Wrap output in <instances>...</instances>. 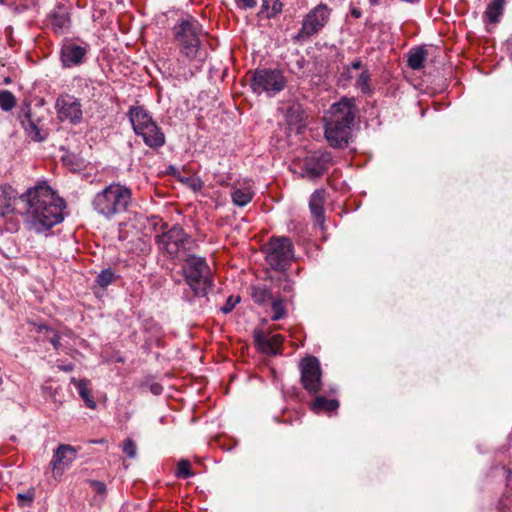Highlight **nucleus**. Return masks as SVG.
<instances>
[{"instance_id": "4", "label": "nucleus", "mask_w": 512, "mask_h": 512, "mask_svg": "<svg viewBox=\"0 0 512 512\" xmlns=\"http://www.w3.org/2000/svg\"><path fill=\"white\" fill-rule=\"evenodd\" d=\"M132 191L119 182H113L97 192L91 205L93 210L107 220L126 212L132 204Z\"/></svg>"}, {"instance_id": "2", "label": "nucleus", "mask_w": 512, "mask_h": 512, "mask_svg": "<svg viewBox=\"0 0 512 512\" xmlns=\"http://www.w3.org/2000/svg\"><path fill=\"white\" fill-rule=\"evenodd\" d=\"M357 113L353 97H342L330 107L325 118V138L331 147L343 149L348 146Z\"/></svg>"}, {"instance_id": "9", "label": "nucleus", "mask_w": 512, "mask_h": 512, "mask_svg": "<svg viewBox=\"0 0 512 512\" xmlns=\"http://www.w3.org/2000/svg\"><path fill=\"white\" fill-rule=\"evenodd\" d=\"M266 261L276 271H284L291 263L293 244L287 237H273L265 245Z\"/></svg>"}, {"instance_id": "30", "label": "nucleus", "mask_w": 512, "mask_h": 512, "mask_svg": "<svg viewBox=\"0 0 512 512\" xmlns=\"http://www.w3.org/2000/svg\"><path fill=\"white\" fill-rule=\"evenodd\" d=\"M254 341L261 352L268 354V352L271 351V341L262 331L259 330L254 332Z\"/></svg>"}, {"instance_id": "5", "label": "nucleus", "mask_w": 512, "mask_h": 512, "mask_svg": "<svg viewBox=\"0 0 512 512\" xmlns=\"http://www.w3.org/2000/svg\"><path fill=\"white\" fill-rule=\"evenodd\" d=\"M156 243L174 261H181L191 254L195 246L194 239L180 225H173L162 234L156 235Z\"/></svg>"}, {"instance_id": "24", "label": "nucleus", "mask_w": 512, "mask_h": 512, "mask_svg": "<svg viewBox=\"0 0 512 512\" xmlns=\"http://www.w3.org/2000/svg\"><path fill=\"white\" fill-rule=\"evenodd\" d=\"M26 120L22 121L25 130L34 141H44L47 133L38 128V126L31 120L30 114H26Z\"/></svg>"}, {"instance_id": "38", "label": "nucleus", "mask_w": 512, "mask_h": 512, "mask_svg": "<svg viewBox=\"0 0 512 512\" xmlns=\"http://www.w3.org/2000/svg\"><path fill=\"white\" fill-rule=\"evenodd\" d=\"M269 340L271 341V351L268 352V354H277V348L281 345V343L283 342V336L277 334V335H273L269 338Z\"/></svg>"}, {"instance_id": "40", "label": "nucleus", "mask_w": 512, "mask_h": 512, "mask_svg": "<svg viewBox=\"0 0 512 512\" xmlns=\"http://www.w3.org/2000/svg\"><path fill=\"white\" fill-rule=\"evenodd\" d=\"M11 203V201L8 204H3L2 201L0 202V215L6 216L16 211L15 205H12Z\"/></svg>"}, {"instance_id": "34", "label": "nucleus", "mask_w": 512, "mask_h": 512, "mask_svg": "<svg viewBox=\"0 0 512 512\" xmlns=\"http://www.w3.org/2000/svg\"><path fill=\"white\" fill-rule=\"evenodd\" d=\"M123 453L127 455V457L133 459L137 455V446L136 443L131 438H126L123 441L122 445Z\"/></svg>"}, {"instance_id": "16", "label": "nucleus", "mask_w": 512, "mask_h": 512, "mask_svg": "<svg viewBox=\"0 0 512 512\" xmlns=\"http://www.w3.org/2000/svg\"><path fill=\"white\" fill-rule=\"evenodd\" d=\"M138 136L142 138L146 146L152 149L161 148L166 142L165 134L156 122Z\"/></svg>"}, {"instance_id": "31", "label": "nucleus", "mask_w": 512, "mask_h": 512, "mask_svg": "<svg viewBox=\"0 0 512 512\" xmlns=\"http://www.w3.org/2000/svg\"><path fill=\"white\" fill-rule=\"evenodd\" d=\"M271 308H272V312H273V315H272L271 319L273 321H278V320H280V319L285 317L286 309L284 307L282 299H275V300H273Z\"/></svg>"}, {"instance_id": "17", "label": "nucleus", "mask_w": 512, "mask_h": 512, "mask_svg": "<svg viewBox=\"0 0 512 512\" xmlns=\"http://www.w3.org/2000/svg\"><path fill=\"white\" fill-rule=\"evenodd\" d=\"M324 203L325 190H316L312 193L309 201V208L316 223L323 227L324 225Z\"/></svg>"}, {"instance_id": "26", "label": "nucleus", "mask_w": 512, "mask_h": 512, "mask_svg": "<svg viewBox=\"0 0 512 512\" xmlns=\"http://www.w3.org/2000/svg\"><path fill=\"white\" fill-rule=\"evenodd\" d=\"M371 74L368 69H363L355 82L356 89L360 90L363 94H371L372 87L370 85Z\"/></svg>"}, {"instance_id": "51", "label": "nucleus", "mask_w": 512, "mask_h": 512, "mask_svg": "<svg viewBox=\"0 0 512 512\" xmlns=\"http://www.w3.org/2000/svg\"><path fill=\"white\" fill-rule=\"evenodd\" d=\"M4 82H5V84H9V83H11V79H10V77H6V78L4 79Z\"/></svg>"}, {"instance_id": "39", "label": "nucleus", "mask_w": 512, "mask_h": 512, "mask_svg": "<svg viewBox=\"0 0 512 512\" xmlns=\"http://www.w3.org/2000/svg\"><path fill=\"white\" fill-rule=\"evenodd\" d=\"M237 8L241 10L253 9L257 5L256 0H234Z\"/></svg>"}, {"instance_id": "50", "label": "nucleus", "mask_w": 512, "mask_h": 512, "mask_svg": "<svg viewBox=\"0 0 512 512\" xmlns=\"http://www.w3.org/2000/svg\"><path fill=\"white\" fill-rule=\"evenodd\" d=\"M371 5H377L379 3V0H369Z\"/></svg>"}, {"instance_id": "27", "label": "nucleus", "mask_w": 512, "mask_h": 512, "mask_svg": "<svg viewBox=\"0 0 512 512\" xmlns=\"http://www.w3.org/2000/svg\"><path fill=\"white\" fill-rule=\"evenodd\" d=\"M116 275H115V272L111 269V268H107V269H104L102 270L97 276H96V283L101 287V288H106L108 287L109 285H111L115 279H116Z\"/></svg>"}, {"instance_id": "23", "label": "nucleus", "mask_w": 512, "mask_h": 512, "mask_svg": "<svg viewBox=\"0 0 512 512\" xmlns=\"http://www.w3.org/2000/svg\"><path fill=\"white\" fill-rule=\"evenodd\" d=\"M251 296L254 302L260 305L273 299L271 289L264 284L253 286Z\"/></svg>"}, {"instance_id": "46", "label": "nucleus", "mask_w": 512, "mask_h": 512, "mask_svg": "<svg viewBox=\"0 0 512 512\" xmlns=\"http://www.w3.org/2000/svg\"><path fill=\"white\" fill-rule=\"evenodd\" d=\"M92 486L97 490V492L102 493L105 491V484L100 481H93Z\"/></svg>"}, {"instance_id": "25", "label": "nucleus", "mask_w": 512, "mask_h": 512, "mask_svg": "<svg viewBox=\"0 0 512 512\" xmlns=\"http://www.w3.org/2000/svg\"><path fill=\"white\" fill-rule=\"evenodd\" d=\"M76 388L80 397L84 400L87 407L94 409L96 407V402L91 396L90 390L88 389V381L86 379L79 380L75 382Z\"/></svg>"}, {"instance_id": "33", "label": "nucleus", "mask_w": 512, "mask_h": 512, "mask_svg": "<svg viewBox=\"0 0 512 512\" xmlns=\"http://www.w3.org/2000/svg\"><path fill=\"white\" fill-rule=\"evenodd\" d=\"M62 161L65 165L71 167L72 169H80L84 161L75 154L68 153L62 157Z\"/></svg>"}, {"instance_id": "47", "label": "nucleus", "mask_w": 512, "mask_h": 512, "mask_svg": "<svg viewBox=\"0 0 512 512\" xmlns=\"http://www.w3.org/2000/svg\"><path fill=\"white\" fill-rule=\"evenodd\" d=\"M344 79L348 80L352 78L350 67H345L341 75Z\"/></svg>"}, {"instance_id": "42", "label": "nucleus", "mask_w": 512, "mask_h": 512, "mask_svg": "<svg viewBox=\"0 0 512 512\" xmlns=\"http://www.w3.org/2000/svg\"><path fill=\"white\" fill-rule=\"evenodd\" d=\"M346 67H350V70H352V69L358 70V69H363L364 64L360 58H357V59L353 60L350 65H347Z\"/></svg>"}, {"instance_id": "52", "label": "nucleus", "mask_w": 512, "mask_h": 512, "mask_svg": "<svg viewBox=\"0 0 512 512\" xmlns=\"http://www.w3.org/2000/svg\"><path fill=\"white\" fill-rule=\"evenodd\" d=\"M63 369H64L65 371H71V370H72V366H71V365H69V366H65Z\"/></svg>"}, {"instance_id": "35", "label": "nucleus", "mask_w": 512, "mask_h": 512, "mask_svg": "<svg viewBox=\"0 0 512 512\" xmlns=\"http://www.w3.org/2000/svg\"><path fill=\"white\" fill-rule=\"evenodd\" d=\"M70 20L66 14H56L53 18L52 25L55 29H65L69 26Z\"/></svg>"}, {"instance_id": "14", "label": "nucleus", "mask_w": 512, "mask_h": 512, "mask_svg": "<svg viewBox=\"0 0 512 512\" xmlns=\"http://www.w3.org/2000/svg\"><path fill=\"white\" fill-rule=\"evenodd\" d=\"M88 46L78 45L72 41H66L60 48V61L63 68H72L82 65L86 60Z\"/></svg>"}, {"instance_id": "12", "label": "nucleus", "mask_w": 512, "mask_h": 512, "mask_svg": "<svg viewBox=\"0 0 512 512\" xmlns=\"http://www.w3.org/2000/svg\"><path fill=\"white\" fill-rule=\"evenodd\" d=\"M58 118L61 121L69 120L73 124L82 121V107L80 101L71 95H62L55 104Z\"/></svg>"}, {"instance_id": "10", "label": "nucleus", "mask_w": 512, "mask_h": 512, "mask_svg": "<svg viewBox=\"0 0 512 512\" xmlns=\"http://www.w3.org/2000/svg\"><path fill=\"white\" fill-rule=\"evenodd\" d=\"M301 384L311 395L322 391V370L315 356H308L300 362Z\"/></svg>"}, {"instance_id": "32", "label": "nucleus", "mask_w": 512, "mask_h": 512, "mask_svg": "<svg viewBox=\"0 0 512 512\" xmlns=\"http://www.w3.org/2000/svg\"><path fill=\"white\" fill-rule=\"evenodd\" d=\"M193 476L191 471L190 462L186 459H182L178 462L176 477L181 479H187Z\"/></svg>"}, {"instance_id": "48", "label": "nucleus", "mask_w": 512, "mask_h": 512, "mask_svg": "<svg viewBox=\"0 0 512 512\" xmlns=\"http://www.w3.org/2000/svg\"><path fill=\"white\" fill-rule=\"evenodd\" d=\"M351 15L355 18H360L361 17V11L357 8H353L351 9Z\"/></svg>"}, {"instance_id": "8", "label": "nucleus", "mask_w": 512, "mask_h": 512, "mask_svg": "<svg viewBox=\"0 0 512 512\" xmlns=\"http://www.w3.org/2000/svg\"><path fill=\"white\" fill-rule=\"evenodd\" d=\"M250 86L254 93L274 96L285 88L286 78L279 69L258 68L253 72Z\"/></svg>"}, {"instance_id": "11", "label": "nucleus", "mask_w": 512, "mask_h": 512, "mask_svg": "<svg viewBox=\"0 0 512 512\" xmlns=\"http://www.w3.org/2000/svg\"><path fill=\"white\" fill-rule=\"evenodd\" d=\"M333 164V156L327 150L310 152L302 161L303 176L316 179L324 175Z\"/></svg>"}, {"instance_id": "20", "label": "nucleus", "mask_w": 512, "mask_h": 512, "mask_svg": "<svg viewBox=\"0 0 512 512\" xmlns=\"http://www.w3.org/2000/svg\"><path fill=\"white\" fill-rule=\"evenodd\" d=\"M426 57L427 51L423 47L414 48L409 52L407 64L413 70H420L424 67Z\"/></svg>"}, {"instance_id": "49", "label": "nucleus", "mask_w": 512, "mask_h": 512, "mask_svg": "<svg viewBox=\"0 0 512 512\" xmlns=\"http://www.w3.org/2000/svg\"><path fill=\"white\" fill-rule=\"evenodd\" d=\"M508 50L510 53V57L512 59V35H511V38L508 40Z\"/></svg>"}, {"instance_id": "28", "label": "nucleus", "mask_w": 512, "mask_h": 512, "mask_svg": "<svg viewBox=\"0 0 512 512\" xmlns=\"http://www.w3.org/2000/svg\"><path fill=\"white\" fill-rule=\"evenodd\" d=\"M1 201L3 204H8L11 201V204L16 206L17 202H20V199L11 186H3L0 187V202Z\"/></svg>"}, {"instance_id": "6", "label": "nucleus", "mask_w": 512, "mask_h": 512, "mask_svg": "<svg viewBox=\"0 0 512 512\" xmlns=\"http://www.w3.org/2000/svg\"><path fill=\"white\" fill-rule=\"evenodd\" d=\"M173 32L180 52L189 60L195 59L201 46L202 25L190 17L175 25Z\"/></svg>"}, {"instance_id": "29", "label": "nucleus", "mask_w": 512, "mask_h": 512, "mask_svg": "<svg viewBox=\"0 0 512 512\" xmlns=\"http://www.w3.org/2000/svg\"><path fill=\"white\" fill-rule=\"evenodd\" d=\"M16 105V98L9 90L0 91V107L4 111L12 110Z\"/></svg>"}, {"instance_id": "21", "label": "nucleus", "mask_w": 512, "mask_h": 512, "mask_svg": "<svg viewBox=\"0 0 512 512\" xmlns=\"http://www.w3.org/2000/svg\"><path fill=\"white\" fill-rule=\"evenodd\" d=\"M505 0H492L487 6L485 17L491 23H498L503 14Z\"/></svg>"}, {"instance_id": "7", "label": "nucleus", "mask_w": 512, "mask_h": 512, "mask_svg": "<svg viewBox=\"0 0 512 512\" xmlns=\"http://www.w3.org/2000/svg\"><path fill=\"white\" fill-rule=\"evenodd\" d=\"M331 16V9L323 3L312 8L303 18L301 28L293 36L297 43H305L317 36L328 24Z\"/></svg>"}, {"instance_id": "37", "label": "nucleus", "mask_w": 512, "mask_h": 512, "mask_svg": "<svg viewBox=\"0 0 512 512\" xmlns=\"http://www.w3.org/2000/svg\"><path fill=\"white\" fill-rule=\"evenodd\" d=\"M240 301V297L239 296H229L224 304V306L221 307V312L224 313V314H228L230 313L234 307L236 306V304Z\"/></svg>"}, {"instance_id": "45", "label": "nucleus", "mask_w": 512, "mask_h": 512, "mask_svg": "<svg viewBox=\"0 0 512 512\" xmlns=\"http://www.w3.org/2000/svg\"><path fill=\"white\" fill-rule=\"evenodd\" d=\"M150 391L154 394V395H160L163 391V387L158 384V383H154L150 386Z\"/></svg>"}, {"instance_id": "43", "label": "nucleus", "mask_w": 512, "mask_h": 512, "mask_svg": "<svg viewBox=\"0 0 512 512\" xmlns=\"http://www.w3.org/2000/svg\"><path fill=\"white\" fill-rule=\"evenodd\" d=\"M300 110V106H293L291 107L287 112V118L290 123H293L294 121H297L298 119H293L292 116L294 113H298Z\"/></svg>"}, {"instance_id": "15", "label": "nucleus", "mask_w": 512, "mask_h": 512, "mask_svg": "<svg viewBox=\"0 0 512 512\" xmlns=\"http://www.w3.org/2000/svg\"><path fill=\"white\" fill-rule=\"evenodd\" d=\"M127 116L136 135L147 130V128L151 127V125L155 123L150 112L143 106H131L127 112Z\"/></svg>"}, {"instance_id": "36", "label": "nucleus", "mask_w": 512, "mask_h": 512, "mask_svg": "<svg viewBox=\"0 0 512 512\" xmlns=\"http://www.w3.org/2000/svg\"><path fill=\"white\" fill-rule=\"evenodd\" d=\"M35 494L33 490L28 491L27 493H18L17 494V501L19 506L25 507V506H31L33 500H34Z\"/></svg>"}, {"instance_id": "13", "label": "nucleus", "mask_w": 512, "mask_h": 512, "mask_svg": "<svg viewBox=\"0 0 512 512\" xmlns=\"http://www.w3.org/2000/svg\"><path fill=\"white\" fill-rule=\"evenodd\" d=\"M77 457V449L68 444H60L54 451L50 466L52 467V475L55 480H58L64 470L67 469L70 464Z\"/></svg>"}, {"instance_id": "44", "label": "nucleus", "mask_w": 512, "mask_h": 512, "mask_svg": "<svg viewBox=\"0 0 512 512\" xmlns=\"http://www.w3.org/2000/svg\"><path fill=\"white\" fill-rule=\"evenodd\" d=\"M50 343L53 345L54 349L58 350L61 346L60 336L57 333L50 338Z\"/></svg>"}, {"instance_id": "22", "label": "nucleus", "mask_w": 512, "mask_h": 512, "mask_svg": "<svg viewBox=\"0 0 512 512\" xmlns=\"http://www.w3.org/2000/svg\"><path fill=\"white\" fill-rule=\"evenodd\" d=\"M231 198L235 205L244 207L252 200L253 192L250 188H233Z\"/></svg>"}, {"instance_id": "41", "label": "nucleus", "mask_w": 512, "mask_h": 512, "mask_svg": "<svg viewBox=\"0 0 512 512\" xmlns=\"http://www.w3.org/2000/svg\"><path fill=\"white\" fill-rule=\"evenodd\" d=\"M282 290L285 293L293 294L294 288H293V282L287 278L284 279V282L282 284Z\"/></svg>"}, {"instance_id": "3", "label": "nucleus", "mask_w": 512, "mask_h": 512, "mask_svg": "<svg viewBox=\"0 0 512 512\" xmlns=\"http://www.w3.org/2000/svg\"><path fill=\"white\" fill-rule=\"evenodd\" d=\"M181 261L184 262L182 275L193 293L191 296L185 291L182 296L183 300L192 304L196 297H207L214 288V276L206 259L191 253L183 257Z\"/></svg>"}, {"instance_id": "1", "label": "nucleus", "mask_w": 512, "mask_h": 512, "mask_svg": "<svg viewBox=\"0 0 512 512\" xmlns=\"http://www.w3.org/2000/svg\"><path fill=\"white\" fill-rule=\"evenodd\" d=\"M25 227L37 234L49 231L64 219L65 202L44 181L19 196Z\"/></svg>"}, {"instance_id": "18", "label": "nucleus", "mask_w": 512, "mask_h": 512, "mask_svg": "<svg viewBox=\"0 0 512 512\" xmlns=\"http://www.w3.org/2000/svg\"><path fill=\"white\" fill-rule=\"evenodd\" d=\"M339 407V402L335 399H327L324 396H317L311 404V409L319 414L321 412H333Z\"/></svg>"}, {"instance_id": "19", "label": "nucleus", "mask_w": 512, "mask_h": 512, "mask_svg": "<svg viewBox=\"0 0 512 512\" xmlns=\"http://www.w3.org/2000/svg\"><path fill=\"white\" fill-rule=\"evenodd\" d=\"M283 10V4L280 0H262L260 14L267 19L277 17Z\"/></svg>"}]
</instances>
